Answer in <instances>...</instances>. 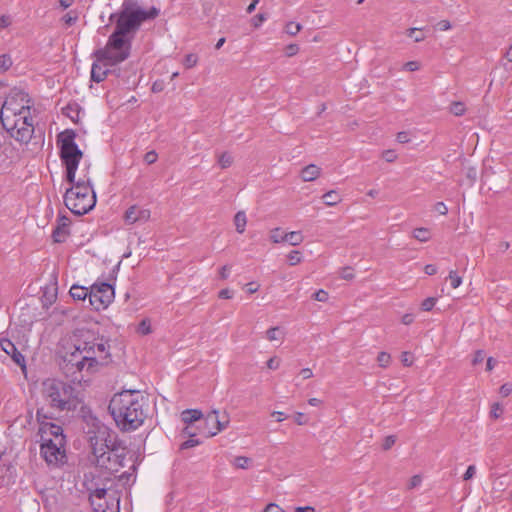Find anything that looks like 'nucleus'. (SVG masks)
Wrapping results in <instances>:
<instances>
[{"label": "nucleus", "mask_w": 512, "mask_h": 512, "mask_svg": "<svg viewBox=\"0 0 512 512\" xmlns=\"http://www.w3.org/2000/svg\"><path fill=\"white\" fill-rule=\"evenodd\" d=\"M62 370L74 382L81 383L111 360L110 345L86 329H77L63 346Z\"/></svg>", "instance_id": "f257e3e1"}, {"label": "nucleus", "mask_w": 512, "mask_h": 512, "mask_svg": "<svg viewBox=\"0 0 512 512\" xmlns=\"http://www.w3.org/2000/svg\"><path fill=\"white\" fill-rule=\"evenodd\" d=\"M160 14L156 7L142 8L136 0H124L119 12L110 16L116 21L114 32L110 35L106 46L96 52L97 59L116 65L130 55L131 42L141 24L153 20Z\"/></svg>", "instance_id": "f03ea898"}, {"label": "nucleus", "mask_w": 512, "mask_h": 512, "mask_svg": "<svg viewBox=\"0 0 512 512\" xmlns=\"http://www.w3.org/2000/svg\"><path fill=\"white\" fill-rule=\"evenodd\" d=\"M148 407V400L140 391L125 390L112 397L108 409L121 430L133 431L143 424Z\"/></svg>", "instance_id": "7ed1b4c3"}, {"label": "nucleus", "mask_w": 512, "mask_h": 512, "mask_svg": "<svg viewBox=\"0 0 512 512\" xmlns=\"http://www.w3.org/2000/svg\"><path fill=\"white\" fill-rule=\"evenodd\" d=\"M37 421L40 424L39 434L41 437V455L50 466H58L65 459V436L61 426L47 422L52 416L48 415L44 408L37 409Z\"/></svg>", "instance_id": "20e7f679"}, {"label": "nucleus", "mask_w": 512, "mask_h": 512, "mask_svg": "<svg viewBox=\"0 0 512 512\" xmlns=\"http://www.w3.org/2000/svg\"><path fill=\"white\" fill-rule=\"evenodd\" d=\"M90 443L97 466L116 472L124 467L125 448L111 438L106 426L97 428L95 435L90 437Z\"/></svg>", "instance_id": "39448f33"}, {"label": "nucleus", "mask_w": 512, "mask_h": 512, "mask_svg": "<svg viewBox=\"0 0 512 512\" xmlns=\"http://www.w3.org/2000/svg\"><path fill=\"white\" fill-rule=\"evenodd\" d=\"M41 396L47 405L58 411L76 409L79 401L75 389L58 379H46L41 385Z\"/></svg>", "instance_id": "423d86ee"}, {"label": "nucleus", "mask_w": 512, "mask_h": 512, "mask_svg": "<svg viewBox=\"0 0 512 512\" xmlns=\"http://www.w3.org/2000/svg\"><path fill=\"white\" fill-rule=\"evenodd\" d=\"M87 175L76 180L72 187L67 189L64 195L66 207L75 215H84L88 213L96 204V195Z\"/></svg>", "instance_id": "0eeeda50"}, {"label": "nucleus", "mask_w": 512, "mask_h": 512, "mask_svg": "<svg viewBox=\"0 0 512 512\" xmlns=\"http://www.w3.org/2000/svg\"><path fill=\"white\" fill-rule=\"evenodd\" d=\"M76 133L73 130H65L58 134L57 144L60 147V159L66 167V178L69 183H74L76 170L83 157V152L75 143Z\"/></svg>", "instance_id": "6e6552de"}, {"label": "nucleus", "mask_w": 512, "mask_h": 512, "mask_svg": "<svg viewBox=\"0 0 512 512\" xmlns=\"http://www.w3.org/2000/svg\"><path fill=\"white\" fill-rule=\"evenodd\" d=\"M1 123L10 136L21 143H28L34 133L33 119L30 114L12 115L9 123L6 116H0Z\"/></svg>", "instance_id": "1a4fd4ad"}, {"label": "nucleus", "mask_w": 512, "mask_h": 512, "mask_svg": "<svg viewBox=\"0 0 512 512\" xmlns=\"http://www.w3.org/2000/svg\"><path fill=\"white\" fill-rule=\"evenodd\" d=\"M32 107V100L29 95L19 88H13L7 95L3 106L1 108L0 116H6L9 123L12 120V115L17 114H30Z\"/></svg>", "instance_id": "9d476101"}, {"label": "nucleus", "mask_w": 512, "mask_h": 512, "mask_svg": "<svg viewBox=\"0 0 512 512\" xmlns=\"http://www.w3.org/2000/svg\"><path fill=\"white\" fill-rule=\"evenodd\" d=\"M115 292L108 283H95L89 291V303L96 311L106 309L114 300Z\"/></svg>", "instance_id": "9b49d317"}, {"label": "nucleus", "mask_w": 512, "mask_h": 512, "mask_svg": "<svg viewBox=\"0 0 512 512\" xmlns=\"http://www.w3.org/2000/svg\"><path fill=\"white\" fill-rule=\"evenodd\" d=\"M149 218L150 210L138 207L137 205L130 206L124 214V221L127 225H132L137 222H147Z\"/></svg>", "instance_id": "f8f14e48"}, {"label": "nucleus", "mask_w": 512, "mask_h": 512, "mask_svg": "<svg viewBox=\"0 0 512 512\" xmlns=\"http://www.w3.org/2000/svg\"><path fill=\"white\" fill-rule=\"evenodd\" d=\"M69 224V218L65 216L59 218L58 225L52 234L54 242L62 243L66 240L67 236L69 235Z\"/></svg>", "instance_id": "ddd939ff"}, {"label": "nucleus", "mask_w": 512, "mask_h": 512, "mask_svg": "<svg viewBox=\"0 0 512 512\" xmlns=\"http://www.w3.org/2000/svg\"><path fill=\"white\" fill-rule=\"evenodd\" d=\"M107 65H110L107 61H100L93 63L91 68V80L100 83L105 80L108 68Z\"/></svg>", "instance_id": "4468645a"}, {"label": "nucleus", "mask_w": 512, "mask_h": 512, "mask_svg": "<svg viewBox=\"0 0 512 512\" xmlns=\"http://www.w3.org/2000/svg\"><path fill=\"white\" fill-rule=\"evenodd\" d=\"M321 174V169L314 165L309 164L301 170L300 176L304 182L316 180Z\"/></svg>", "instance_id": "2eb2a0df"}, {"label": "nucleus", "mask_w": 512, "mask_h": 512, "mask_svg": "<svg viewBox=\"0 0 512 512\" xmlns=\"http://www.w3.org/2000/svg\"><path fill=\"white\" fill-rule=\"evenodd\" d=\"M229 425V417L226 413H223L222 416L218 414V422H216L215 430H209L208 436L213 437L217 435L222 430L226 429Z\"/></svg>", "instance_id": "dca6fc26"}, {"label": "nucleus", "mask_w": 512, "mask_h": 512, "mask_svg": "<svg viewBox=\"0 0 512 512\" xmlns=\"http://www.w3.org/2000/svg\"><path fill=\"white\" fill-rule=\"evenodd\" d=\"M70 295L74 300H85L86 297H89V292L87 288L73 285L70 289Z\"/></svg>", "instance_id": "f3484780"}, {"label": "nucleus", "mask_w": 512, "mask_h": 512, "mask_svg": "<svg viewBox=\"0 0 512 512\" xmlns=\"http://www.w3.org/2000/svg\"><path fill=\"white\" fill-rule=\"evenodd\" d=\"M181 417L183 422L190 424L199 420L202 417V413L200 410L196 409L185 410L182 412Z\"/></svg>", "instance_id": "a211bd4d"}, {"label": "nucleus", "mask_w": 512, "mask_h": 512, "mask_svg": "<svg viewBox=\"0 0 512 512\" xmlns=\"http://www.w3.org/2000/svg\"><path fill=\"white\" fill-rule=\"evenodd\" d=\"M285 241L290 245L297 246L304 240L303 235L299 231H292L284 234Z\"/></svg>", "instance_id": "6ab92c4d"}, {"label": "nucleus", "mask_w": 512, "mask_h": 512, "mask_svg": "<svg viewBox=\"0 0 512 512\" xmlns=\"http://www.w3.org/2000/svg\"><path fill=\"white\" fill-rule=\"evenodd\" d=\"M246 223H247V218H246L245 213L243 211L237 212L234 217V224L236 227V231L238 233L242 234L245 231Z\"/></svg>", "instance_id": "aec40b11"}, {"label": "nucleus", "mask_w": 512, "mask_h": 512, "mask_svg": "<svg viewBox=\"0 0 512 512\" xmlns=\"http://www.w3.org/2000/svg\"><path fill=\"white\" fill-rule=\"evenodd\" d=\"M322 198L327 206H335L341 201V197L334 190L325 193Z\"/></svg>", "instance_id": "412c9836"}, {"label": "nucleus", "mask_w": 512, "mask_h": 512, "mask_svg": "<svg viewBox=\"0 0 512 512\" xmlns=\"http://www.w3.org/2000/svg\"><path fill=\"white\" fill-rule=\"evenodd\" d=\"M413 237L420 242H427L431 238V235L429 229L421 227L413 231Z\"/></svg>", "instance_id": "4be33fe9"}, {"label": "nucleus", "mask_w": 512, "mask_h": 512, "mask_svg": "<svg viewBox=\"0 0 512 512\" xmlns=\"http://www.w3.org/2000/svg\"><path fill=\"white\" fill-rule=\"evenodd\" d=\"M283 332L279 327H272L266 331V338L269 341H277L283 339Z\"/></svg>", "instance_id": "5701e85b"}, {"label": "nucleus", "mask_w": 512, "mask_h": 512, "mask_svg": "<svg viewBox=\"0 0 512 512\" xmlns=\"http://www.w3.org/2000/svg\"><path fill=\"white\" fill-rule=\"evenodd\" d=\"M216 422H218V410H212L205 417V423L208 428L215 430Z\"/></svg>", "instance_id": "b1692460"}, {"label": "nucleus", "mask_w": 512, "mask_h": 512, "mask_svg": "<svg viewBox=\"0 0 512 512\" xmlns=\"http://www.w3.org/2000/svg\"><path fill=\"white\" fill-rule=\"evenodd\" d=\"M137 332L141 335H148L150 333H152V328H151V322L149 319H143L138 327H137Z\"/></svg>", "instance_id": "393cba45"}, {"label": "nucleus", "mask_w": 512, "mask_h": 512, "mask_svg": "<svg viewBox=\"0 0 512 512\" xmlns=\"http://www.w3.org/2000/svg\"><path fill=\"white\" fill-rule=\"evenodd\" d=\"M218 163L221 166V168L226 169L232 165L233 157L231 156V154L224 152L219 156Z\"/></svg>", "instance_id": "a878e982"}, {"label": "nucleus", "mask_w": 512, "mask_h": 512, "mask_svg": "<svg viewBox=\"0 0 512 512\" xmlns=\"http://www.w3.org/2000/svg\"><path fill=\"white\" fill-rule=\"evenodd\" d=\"M250 463H251V459L248 457H245V456H238L233 461V465L239 469L248 468Z\"/></svg>", "instance_id": "bb28decb"}, {"label": "nucleus", "mask_w": 512, "mask_h": 512, "mask_svg": "<svg viewBox=\"0 0 512 512\" xmlns=\"http://www.w3.org/2000/svg\"><path fill=\"white\" fill-rule=\"evenodd\" d=\"M284 234L285 233H283L280 228H274L270 232V240L273 243L284 242L285 241Z\"/></svg>", "instance_id": "cd10ccee"}, {"label": "nucleus", "mask_w": 512, "mask_h": 512, "mask_svg": "<svg viewBox=\"0 0 512 512\" xmlns=\"http://www.w3.org/2000/svg\"><path fill=\"white\" fill-rule=\"evenodd\" d=\"M448 280H450V284L452 288H458L462 284V277H460L456 271L451 270L449 272V275L447 277Z\"/></svg>", "instance_id": "c85d7f7f"}, {"label": "nucleus", "mask_w": 512, "mask_h": 512, "mask_svg": "<svg viewBox=\"0 0 512 512\" xmlns=\"http://www.w3.org/2000/svg\"><path fill=\"white\" fill-rule=\"evenodd\" d=\"M2 350L8 354L11 355L12 353H15L17 348L16 346L8 339H4L0 342Z\"/></svg>", "instance_id": "c756f323"}, {"label": "nucleus", "mask_w": 512, "mask_h": 512, "mask_svg": "<svg viewBox=\"0 0 512 512\" xmlns=\"http://www.w3.org/2000/svg\"><path fill=\"white\" fill-rule=\"evenodd\" d=\"M302 29L301 24L295 23V22H289L287 23L285 27V32L291 36H295L297 33H299Z\"/></svg>", "instance_id": "7c9ffc66"}, {"label": "nucleus", "mask_w": 512, "mask_h": 512, "mask_svg": "<svg viewBox=\"0 0 512 512\" xmlns=\"http://www.w3.org/2000/svg\"><path fill=\"white\" fill-rule=\"evenodd\" d=\"M12 66L11 57L7 54L0 56V72L7 71Z\"/></svg>", "instance_id": "2f4dec72"}, {"label": "nucleus", "mask_w": 512, "mask_h": 512, "mask_svg": "<svg viewBox=\"0 0 512 512\" xmlns=\"http://www.w3.org/2000/svg\"><path fill=\"white\" fill-rule=\"evenodd\" d=\"M62 20L67 26H72L78 20V14L75 11H70L63 16Z\"/></svg>", "instance_id": "473e14b6"}, {"label": "nucleus", "mask_w": 512, "mask_h": 512, "mask_svg": "<svg viewBox=\"0 0 512 512\" xmlns=\"http://www.w3.org/2000/svg\"><path fill=\"white\" fill-rule=\"evenodd\" d=\"M377 362L380 367H387L391 362V356L390 354L386 352H380L377 356Z\"/></svg>", "instance_id": "72a5a7b5"}, {"label": "nucleus", "mask_w": 512, "mask_h": 512, "mask_svg": "<svg viewBox=\"0 0 512 512\" xmlns=\"http://www.w3.org/2000/svg\"><path fill=\"white\" fill-rule=\"evenodd\" d=\"M450 112L455 116H461L465 112V107L462 102H454L450 106Z\"/></svg>", "instance_id": "f704fd0d"}, {"label": "nucleus", "mask_w": 512, "mask_h": 512, "mask_svg": "<svg viewBox=\"0 0 512 512\" xmlns=\"http://www.w3.org/2000/svg\"><path fill=\"white\" fill-rule=\"evenodd\" d=\"M407 35L414 39L415 42H421L425 36L421 33L418 28H410L407 30Z\"/></svg>", "instance_id": "c9c22d12"}, {"label": "nucleus", "mask_w": 512, "mask_h": 512, "mask_svg": "<svg viewBox=\"0 0 512 512\" xmlns=\"http://www.w3.org/2000/svg\"><path fill=\"white\" fill-rule=\"evenodd\" d=\"M288 261L290 263V265L294 266L298 263L301 262L302 260V256H301V253L300 251H297V250H293L291 251L289 254H288Z\"/></svg>", "instance_id": "e433bc0d"}, {"label": "nucleus", "mask_w": 512, "mask_h": 512, "mask_svg": "<svg viewBox=\"0 0 512 512\" xmlns=\"http://www.w3.org/2000/svg\"><path fill=\"white\" fill-rule=\"evenodd\" d=\"M436 302H437V298H435V297L426 298L421 303V309L423 311H430V310L433 309V307L435 306Z\"/></svg>", "instance_id": "4c0bfd02"}, {"label": "nucleus", "mask_w": 512, "mask_h": 512, "mask_svg": "<svg viewBox=\"0 0 512 512\" xmlns=\"http://www.w3.org/2000/svg\"><path fill=\"white\" fill-rule=\"evenodd\" d=\"M197 62H198L197 55L188 54V55H186L183 63L186 68H192L197 64Z\"/></svg>", "instance_id": "58836bf2"}, {"label": "nucleus", "mask_w": 512, "mask_h": 512, "mask_svg": "<svg viewBox=\"0 0 512 512\" xmlns=\"http://www.w3.org/2000/svg\"><path fill=\"white\" fill-rule=\"evenodd\" d=\"M313 298L319 302H327L329 295L327 291L320 289L313 294Z\"/></svg>", "instance_id": "ea45409f"}, {"label": "nucleus", "mask_w": 512, "mask_h": 512, "mask_svg": "<svg viewBox=\"0 0 512 512\" xmlns=\"http://www.w3.org/2000/svg\"><path fill=\"white\" fill-rule=\"evenodd\" d=\"M158 159V154L156 153V151L154 150H151V151H148L145 155H144V161L151 165L153 163H155Z\"/></svg>", "instance_id": "a19ab883"}, {"label": "nucleus", "mask_w": 512, "mask_h": 512, "mask_svg": "<svg viewBox=\"0 0 512 512\" xmlns=\"http://www.w3.org/2000/svg\"><path fill=\"white\" fill-rule=\"evenodd\" d=\"M340 277L344 280H352L354 278L353 269L349 266L341 270Z\"/></svg>", "instance_id": "79ce46f5"}, {"label": "nucleus", "mask_w": 512, "mask_h": 512, "mask_svg": "<svg viewBox=\"0 0 512 512\" xmlns=\"http://www.w3.org/2000/svg\"><path fill=\"white\" fill-rule=\"evenodd\" d=\"M382 157L385 161L392 163L397 159V154L394 150H385L382 153Z\"/></svg>", "instance_id": "37998d69"}, {"label": "nucleus", "mask_w": 512, "mask_h": 512, "mask_svg": "<svg viewBox=\"0 0 512 512\" xmlns=\"http://www.w3.org/2000/svg\"><path fill=\"white\" fill-rule=\"evenodd\" d=\"M11 357L16 364L23 368L25 367V358L18 350H16L15 353H12Z\"/></svg>", "instance_id": "c03bdc74"}, {"label": "nucleus", "mask_w": 512, "mask_h": 512, "mask_svg": "<svg viewBox=\"0 0 512 512\" xmlns=\"http://www.w3.org/2000/svg\"><path fill=\"white\" fill-rule=\"evenodd\" d=\"M280 359L276 356L274 357H271L268 361H267V367L271 370H277L280 366Z\"/></svg>", "instance_id": "a18cd8bd"}, {"label": "nucleus", "mask_w": 512, "mask_h": 512, "mask_svg": "<svg viewBox=\"0 0 512 512\" xmlns=\"http://www.w3.org/2000/svg\"><path fill=\"white\" fill-rule=\"evenodd\" d=\"M396 442V438L395 436L393 435H390V436H387L385 437L384 441H383V449L384 450H389Z\"/></svg>", "instance_id": "49530a36"}, {"label": "nucleus", "mask_w": 512, "mask_h": 512, "mask_svg": "<svg viewBox=\"0 0 512 512\" xmlns=\"http://www.w3.org/2000/svg\"><path fill=\"white\" fill-rule=\"evenodd\" d=\"M422 482V478L420 475H414L409 483H408V489H414L416 487H418Z\"/></svg>", "instance_id": "de8ad7c7"}, {"label": "nucleus", "mask_w": 512, "mask_h": 512, "mask_svg": "<svg viewBox=\"0 0 512 512\" xmlns=\"http://www.w3.org/2000/svg\"><path fill=\"white\" fill-rule=\"evenodd\" d=\"M502 414V407L499 403H494L490 412L491 417L498 418Z\"/></svg>", "instance_id": "09e8293b"}, {"label": "nucleus", "mask_w": 512, "mask_h": 512, "mask_svg": "<svg viewBox=\"0 0 512 512\" xmlns=\"http://www.w3.org/2000/svg\"><path fill=\"white\" fill-rule=\"evenodd\" d=\"M475 474H476V467H475V465H470V466H468L466 472L464 473L463 479L465 481L470 480V479H472L474 477Z\"/></svg>", "instance_id": "8fccbe9b"}, {"label": "nucleus", "mask_w": 512, "mask_h": 512, "mask_svg": "<svg viewBox=\"0 0 512 512\" xmlns=\"http://www.w3.org/2000/svg\"><path fill=\"white\" fill-rule=\"evenodd\" d=\"M200 444L198 439L190 438L181 444V449H188Z\"/></svg>", "instance_id": "3c124183"}, {"label": "nucleus", "mask_w": 512, "mask_h": 512, "mask_svg": "<svg viewBox=\"0 0 512 512\" xmlns=\"http://www.w3.org/2000/svg\"><path fill=\"white\" fill-rule=\"evenodd\" d=\"M484 358H485L484 352L482 350H478L474 354V358L472 360V364L473 365L480 364V363H482L484 361Z\"/></svg>", "instance_id": "603ef678"}, {"label": "nucleus", "mask_w": 512, "mask_h": 512, "mask_svg": "<svg viewBox=\"0 0 512 512\" xmlns=\"http://www.w3.org/2000/svg\"><path fill=\"white\" fill-rule=\"evenodd\" d=\"M298 51L299 47L297 44H290L285 49L286 55L289 57L296 55Z\"/></svg>", "instance_id": "864d4df0"}, {"label": "nucleus", "mask_w": 512, "mask_h": 512, "mask_svg": "<svg viewBox=\"0 0 512 512\" xmlns=\"http://www.w3.org/2000/svg\"><path fill=\"white\" fill-rule=\"evenodd\" d=\"M420 65L417 61H409L404 64V69L410 72L417 71Z\"/></svg>", "instance_id": "5fc2aeb1"}, {"label": "nucleus", "mask_w": 512, "mask_h": 512, "mask_svg": "<svg viewBox=\"0 0 512 512\" xmlns=\"http://www.w3.org/2000/svg\"><path fill=\"white\" fill-rule=\"evenodd\" d=\"M434 209L441 215H446L448 212L447 206L443 202H437L434 206Z\"/></svg>", "instance_id": "6e6d98bb"}, {"label": "nucleus", "mask_w": 512, "mask_h": 512, "mask_svg": "<svg viewBox=\"0 0 512 512\" xmlns=\"http://www.w3.org/2000/svg\"><path fill=\"white\" fill-rule=\"evenodd\" d=\"M396 139L401 144L408 143L410 141L409 135L405 131L399 132L396 136Z\"/></svg>", "instance_id": "4d7b16f0"}, {"label": "nucleus", "mask_w": 512, "mask_h": 512, "mask_svg": "<svg viewBox=\"0 0 512 512\" xmlns=\"http://www.w3.org/2000/svg\"><path fill=\"white\" fill-rule=\"evenodd\" d=\"M264 512H285L284 509L279 507L277 504L270 503L266 506Z\"/></svg>", "instance_id": "13d9d810"}, {"label": "nucleus", "mask_w": 512, "mask_h": 512, "mask_svg": "<svg viewBox=\"0 0 512 512\" xmlns=\"http://www.w3.org/2000/svg\"><path fill=\"white\" fill-rule=\"evenodd\" d=\"M401 361H402L403 365H405V366H411L412 362H413L409 352L402 353Z\"/></svg>", "instance_id": "bf43d9fd"}, {"label": "nucleus", "mask_w": 512, "mask_h": 512, "mask_svg": "<svg viewBox=\"0 0 512 512\" xmlns=\"http://www.w3.org/2000/svg\"><path fill=\"white\" fill-rule=\"evenodd\" d=\"M512 392V385L511 384H503L500 387V394L504 397H507Z\"/></svg>", "instance_id": "052dcab7"}, {"label": "nucleus", "mask_w": 512, "mask_h": 512, "mask_svg": "<svg viewBox=\"0 0 512 512\" xmlns=\"http://www.w3.org/2000/svg\"><path fill=\"white\" fill-rule=\"evenodd\" d=\"M230 271H231V266L229 265H224L221 269H220V277L222 279H226L228 278L229 274H230Z\"/></svg>", "instance_id": "680f3d73"}, {"label": "nucleus", "mask_w": 512, "mask_h": 512, "mask_svg": "<svg viewBox=\"0 0 512 512\" xmlns=\"http://www.w3.org/2000/svg\"><path fill=\"white\" fill-rule=\"evenodd\" d=\"M413 321H414V315L411 313H407V314L403 315L402 319H401V322L404 325H410L411 323H413Z\"/></svg>", "instance_id": "e2e57ef3"}, {"label": "nucleus", "mask_w": 512, "mask_h": 512, "mask_svg": "<svg viewBox=\"0 0 512 512\" xmlns=\"http://www.w3.org/2000/svg\"><path fill=\"white\" fill-rule=\"evenodd\" d=\"M11 24V19L9 16L3 15L0 17V28H6Z\"/></svg>", "instance_id": "0e129e2a"}, {"label": "nucleus", "mask_w": 512, "mask_h": 512, "mask_svg": "<svg viewBox=\"0 0 512 512\" xmlns=\"http://www.w3.org/2000/svg\"><path fill=\"white\" fill-rule=\"evenodd\" d=\"M424 271L427 275H434L437 272V267L433 264H427L424 267Z\"/></svg>", "instance_id": "69168bd1"}, {"label": "nucleus", "mask_w": 512, "mask_h": 512, "mask_svg": "<svg viewBox=\"0 0 512 512\" xmlns=\"http://www.w3.org/2000/svg\"><path fill=\"white\" fill-rule=\"evenodd\" d=\"M295 422L298 424V425H304L307 423L305 417H304V414L301 413V412H297L296 415H295Z\"/></svg>", "instance_id": "338daca9"}, {"label": "nucleus", "mask_w": 512, "mask_h": 512, "mask_svg": "<svg viewBox=\"0 0 512 512\" xmlns=\"http://www.w3.org/2000/svg\"><path fill=\"white\" fill-rule=\"evenodd\" d=\"M219 297L222 299H231L232 298V292L229 289H222L219 292Z\"/></svg>", "instance_id": "774afa93"}]
</instances>
